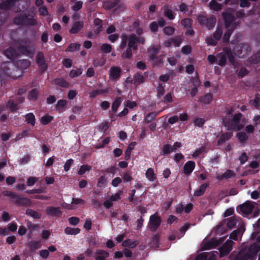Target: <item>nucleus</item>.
<instances>
[{
  "label": "nucleus",
  "instance_id": "obj_1",
  "mask_svg": "<svg viewBox=\"0 0 260 260\" xmlns=\"http://www.w3.org/2000/svg\"><path fill=\"white\" fill-rule=\"evenodd\" d=\"M121 38V41L120 44V49L121 50L125 48L127 44L125 50L121 55V58L123 59H131L133 56L132 51H135L138 50V43L144 45L145 42L144 37H138L135 34H131L129 36L122 34Z\"/></svg>",
  "mask_w": 260,
  "mask_h": 260
},
{
  "label": "nucleus",
  "instance_id": "obj_2",
  "mask_svg": "<svg viewBox=\"0 0 260 260\" xmlns=\"http://www.w3.org/2000/svg\"><path fill=\"white\" fill-rule=\"evenodd\" d=\"M2 193L4 196L10 197L11 201L17 206L28 207L31 205V201L22 194L9 190H4Z\"/></svg>",
  "mask_w": 260,
  "mask_h": 260
},
{
  "label": "nucleus",
  "instance_id": "obj_3",
  "mask_svg": "<svg viewBox=\"0 0 260 260\" xmlns=\"http://www.w3.org/2000/svg\"><path fill=\"white\" fill-rule=\"evenodd\" d=\"M17 51L21 54L30 56L33 55L35 51L34 45L29 40L21 39L16 41Z\"/></svg>",
  "mask_w": 260,
  "mask_h": 260
},
{
  "label": "nucleus",
  "instance_id": "obj_4",
  "mask_svg": "<svg viewBox=\"0 0 260 260\" xmlns=\"http://www.w3.org/2000/svg\"><path fill=\"white\" fill-rule=\"evenodd\" d=\"M217 63L220 67H224L226 64L227 60L233 66H235V60L234 55L230 47H224L222 51L216 55Z\"/></svg>",
  "mask_w": 260,
  "mask_h": 260
},
{
  "label": "nucleus",
  "instance_id": "obj_5",
  "mask_svg": "<svg viewBox=\"0 0 260 260\" xmlns=\"http://www.w3.org/2000/svg\"><path fill=\"white\" fill-rule=\"evenodd\" d=\"M197 21L202 26H205L208 29H212L216 22V19L215 16L212 15L210 17L200 14L197 17Z\"/></svg>",
  "mask_w": 260,
  "mask_h": 260
},
{
  "label": "nucleus",
  "instance_id": "obj_6",
  "mask_svg": "<svg viewBox=\"0 0 260 260\" xmlns=\"http://www.w3.org/2000/svg\"><path fill=\"white\" fill-rule=\"evenodd\" d=\"M251 51L250 46L246 44H240L236 46L234 48L235 54L242 58L247 56Z\"/></svg>",
  "mask_w": 260,
  "mask_h": 260
},
{
  "label": "nucleus",
  "instance_id": "obj_7",
  "mask_svg": "<svg viewBox=\"0 0 260 260\" xmlns=\"http://www.w3.org/2000/svg\"><path fill=\"white\" fill-rule=\"evenodd\" d=\"M242 114L238 113L233 115L232 121L231 122V126L228 128V130H237L240 131L243 127V125L239 124L241 121Z\"/></svg>",
  "mask_w": 260,
  "mask_h": 260
},
{
  "label": "nucleus",
  "instance_id": "obj_8",
  "mask_svg": "<svg viewBox=\"0 0 260 260\" xmlns=\"http://www.w3.org/2000/svg\"><path fill=\"white\" fill-rule=\"evenodd\" d=\"M161 218L156 213L150 217L149 229L152 232H155L161 224Z\"/></svg>",
  "mask_w": 260,
  "mask_h": 260
},
{
  "label": "nucleus",
  "instance_id": "obj_9",
  "mask_svg": "<svg viewBox=\"0 0 260 260\" xmlns=\"http://www.w3.org/2000/svg\"><path fill=\"white\" fill-rule=\"evenodd\" d=\"M36 61L41 73H43L47 70L48 64L46 62L44 54L42 52L39 51L37 53L36 57Z\"/></svg>",
  "mask_w": 260,
  "mask_h": 260
},
{
  "label": "nucleus",
  "instance_id": "obj_10",
  "mask_svg": "<svg viewBox=\"0 0 260 260\" xmlns=\"http://www.w3.org/2000/svg\"><path fill=\"white\" fill-rule=\"evenodd\" d=\"M234 242L231 240H228L219 248L220 257H222L229 254L232 249Z\"/></svg>",
  "mask_w": 260,
  "mask_h": 260
},
{
  "label": "nucleus",
  "instance_id": "obj_11",
  "mask_svg": "<svg viewBox=\"0 0 260 260\" xmlns=\"http://www.w3.org/2000/svg\"><path fill=\"white\" fill-rule=\"evenodd\" d=\"M222 16L226 28L231 27L233 29H235L236 25L234 23L235 19L234 15L231 13L225 12L222 14Z\"/></svg>",
  "mask_w": 260,
  "mask_h": 260
},
{
  "label": "nucleus",
  "instance_id": "obj_12",
  "mask_svg": "<svg viewBox=\"0 0 260 260\" xmlns=\"http://www.w3.org/2000/svg\"><path fill=\"white\" fill-rule=\"evenodd\" d=\"M226 220L227 221L226 226L229 229H232L236 226L237 221L234 217H231L227 218L226 219H224L223 221L219 223L217 227L218 231H222L223 229H222V227L225 224Z\"/></svg>",
  "mask_w": 260,
  "mask_h": 260
},
{
  "label": "nucleus",
  "instance_id": "obj_13",
  "mask_svg": "<svg viewBox=\"0 0 260 260\" xmlns=\"http://www.w3.org/2000/svg\"><path fill=\"white\" fill-rule=\"evenodd\" d=\"M122 70L118 67L112 66L109 70V77L112 80H118L121 75Z\"/></svg>",
  "mask_w": 260,
  "mask_h": 260
},
{
  "label": "nucleus",
  "instance_id": "obj_14",
  "mask_svg": "<svg viewBox=\"0 0 260 260\" xmlns=\"http://www.w3.org/2000/svg\"><path fill=\"white\" fill-rule=\"evenodd\" d=\"M241 212L246 215L251 214L253 210L254 206L250 201H247L245 203L239 206Z\"/></svg>",
  "mask_w": 260,
  "mask_h": 260
},
{
  "label": "nucleus",
  "instance_id": "obj_15",
  "mask_svg": "<svg viewBox=\"0 0 260 260\" xmlns=\"http://www.w3.org/2000/svg\"><path fill=\"white\" fill-rule=\"evenodd\" d=\"M27 13L22 12L13 19V23L17 25H25Z\"/></svg>",
  "mask_w": 260,
  "mask_h": 260
},
{
  "label": "nucleus",
  "instance_id": "obj_16",
  "mask_svg": "<svg viewBox=\"0 0 260 260\" xmlns=\"http://www.w3.org/2000/svg\"><path fill=\"white\" fill-rule=\"evenodd\" d=\"M233 112L232 109L228 110L225 116L222 118V124L226 128L227 130L230 127L229 126H231V122L233 116Z\"/></svg>",
  "mask_w": 260,
  "mask_h": 260
},
{
  "label": "nucleus",
  "instance_id": "obj_17",
  "mask_svg": "<svg viewBox=\"0 0 260 260\" xmlns=\"http://www.w3.org/2000/svg\"><path fill=\"white\" fill-rule=\"evenodd\" d=\"M109 256V253L103 249H96L93 257L95 260H106Z\"/></svg>",
  "mask_w": 260,
  "mask_h": 260
},
{
  "label": "nucleus",
  "instance_id": "obj_18",
  "mask_svg": "<svg viewBox=\"0 0 260 260\" xmlns=\"http://www.w3.org/2000/svg\"><path fill=\"white\" fill-rule=\"evenodd\" d=\"M4 54L10 59H14L18 56V54L15 48L9 47L4 51Z\"/></svg>",
  "mask_w": 260,
  "mask_h": 260
},
{
  "label": "nucleus",
  "instance_id": "obj_19",
  "mask_svg": "<svg viewBox=\"0 0 260 260\" xmlns=\"http://www.w3.org/2000/svg\"><path fill=\"white\" fill-rule=\"evenodd\" d=\"M46 212L48 215L57 217H60L62 215V212L59 210L58 207H54L53 206L47 207Z\"/></svg>",
  "mask_w": 260,
  "mask_h": 260
},
{
  "label": "nucleus",
  "instance_id": "obj_20",
  "mask_svg": "<svg viewBox=\"0 0 260 260\" xmlns=\"http://www.w3.org/2000/svg\"><path fill=\"white\" fill-rule=\"evenodd\" d=\"M148 51L150 60L157 62L158 59V57L157 55L159 53V48L155 46H153L149 48Z\"/></svg>",
  "mask_w": 260,
  "mask_h": 260
},
{
  "label": "nucleus",
  "instance_id": "obj_21",
  "mask_svg": "<svg viewBox=\"0 0 260 260\" xmlns=\"http://www.w3.org/2000/svg\"><path fill=\"white\" fill-rule=\"evenodd\" d=\"M196 164L193 161L189 160L187 161L183 167V173L185 175L188 176L194 169Z\"/></svg>",
  "mask_w": 260,
  "mask_h": 260
},
{
  "label": "nucleus",
  "instance_id": "obj_22",
  "mask_svg": "<svg viewBox=\"0 0 260 260\" xmlns=\"http://www.w3.org/2000/svg\"><path fill=\"white\" fill-rule=\"evenodd\" d=\"M225 240V237L221 238L219 239L218 241H216L215 242L213 241H208L206 242L204 246H203V250H208L213 248L219 244L223 242V241Z\"/></svg>",
  "mask_w": 260,
  "mask_h": 260
},
{
  "label": "nucleus",
  "instance_id": "obj_23",
  "mask_svg": "<svg viewBox=\"0 0 260 260\" xmlns=\"http://www.w3.org/2000/svg\"><path fill=\"white\" fill-rule=\"evenodd\" d=\"M219 253L217 251H213L209 254L203 253L202 255L198 256L197 260H205L207 258L208 260H216Z\"/></svg>",
  "mask_w": 260,
  "mask_h": 260
},
{
  "label": "nucleus",
  "instance_id": "obj_24",
  "mask_svg": "<svg viewBox=\"0 0 260 260\" xmlns=\"http://www.w3.org/2000/svg\"><path fill=\"white\" fill-rule=\"evenodd\" d=\"M84 23L82 21H76L73 24L69 32L71 34H76L78 33L83 27Z\"/></svg>",
  "mask_w": 260,
  "mask_h": 260
},
{
  "label": "nucleus",
  "instance_id": "obj_25",
  "mask_svg": "<svg viewBox=\"0 0 260 260\" xmlns=\"http://www.w3.org/2000/svg\"><path fill=\"white\" fill-rule=\"evenodd\" d=\"M67 101L65 100H59L55 105V108L59 113L63 112L67 109Z\"/></svg>",
  "mask_w": 260,
  "mask_h": 260
},
{
  "label": "nucleus",
  "instance_id": "obj_26",
  "mask_svg": "<svg viewBox=\"0 0 260 260\" xmlns=\"http://www.w3.org/2000/svg\"><path fill=\"white\" fill-rule=\"evenodd\" d=\"M260 250V247L256 244H252L246 251V253L250 255V257L252 259L253 257L257 254Z\"/></svg>",
  "mask_w": 260,
  "mask_h": 260
},
{
  "label": "nucleus",
  "instance_id": "obj_27",
  "mask_svg": "<svg viewBox=\"0 0 260 260\" xmlns=\"http://www.w3.org/2000/svg\"><path fill=\"white\" fill-rule=\"evenodd\" d=\"M121 0H109L105 2L103 4L104 8L106 10L112 9L119 4Z\"/></svg>",
  "mask_w": 260,
  "mask_h": 260
},
{
  "label": "nucleus",
  "instance_id": "obj_28",
  "mask_svg": "<svg viewBox=\"0 0 260 260\" xmlns=\"http://www.w3.org/2000/svg\"><path fill=\"white\" fill-rule=\"evenodd\" d=\"M27 246L30 251H35L41 247V241L40 240L29 241L28 243Z\"/></svg>",
  "mask_w": 260,
  "mask_h": 260
},
{
  "label": "nucleus",
  "instance_id": "obj_29",
  "mask_svg": "<svg viewBox=\"0 0 260 260\" xmlns=\"http://www.w3.org/2000/svg\"><path fill=\"white\" fill-rule=\"evenodd\" d=\"M233 136L232 132H225L221 135L217 141L218 145L223 144L226 141L229 140Z\"/></svg>",
  "mask_w": 260,
  "mask_h": 260
},
{
  "label": "nucleus",
  "instance_id": "obj_30",
  "mask_svg": "<svg viewBox=\"0 0 260 260\" xmlns=\"http://www.w3.org/2000/svg\"><path fill=\"white\" fill-rule=\"evenodd\" d=\"M233 260H252L250 255L243 250L240 251Z\"/></svg>",
  "mask_w": 260,
  "mask_h": 260
},
{
  "label": "nucleus",
  "instance_id": "obj_31",
  "mask_svg": "<svg viewBox=\"0 0 260 260\" xmlns=\"http://www.w3.org/2000/svg\"><path fill=\"white\" fill-rule=\"evenodd\" d=\"M139 242L138 240L133 241L131 239H127L123 241L122 245L123 247H128L131 248H134L139 244Z\"/></svg>",
  "mask_w": 260,
  "mask_h": 260
},
{
  "label": "nucleus",
  "instance_id": "obj_32",
  "mask_svg": "<svg viewBox=\"0 0 260 260\" xmlns=\"http://www.w3.org/2000/svg\"><path fill=\"white\" fill-rule=\"evenodd\" d=\"M145 81L144 77L139 73H137L133 77V83L137 86L143 83Z\"/></svg>",
  "mask_w": 260,
  "mask_h": 260
},
{
  "label": "nucleus",
  "instance_id": "obj_33",
  "mask_svg": "<svg viewBox=\"0 0 260 260\" xmlns=\"http://www.w3.org/2000/svg\"><path fill=\"white\" fill-rule=\"evenodd\" d=\"M54 83L61 87L68 88L69 87V83L62 78H56L54 80Z\"/></svg>",
  "mask_w": 260,
  "mask_h": 260
},
{
  "label": "nucleus",
  "instance_id": "obj_34",
  "mask_svg": "<svg viewBox=\"0 0 260 260\" xmlns=\"http://www.w3.org/2000/svg\"><path fill=\"white\" fill-rule=\"evenodd\" d=\"M208 185H209L208 183L202 184L200 186L199 189L194 191V196L195 197H201V196H203L204 194L205 190H206V188H207V187L208 186Z\"/></svg>",
  "mask_w": 260,
  "mask_h": 260
},
{
  "label": "nucleus",
  "instance_id": "obj_35",
  "mask_svg": "<svg viewBox=\"0 0 260 260\" xmlns=\"http://www.w3.org/2000/svg\"><path fill=\"white\" fill-rule=\"evenodd\" d=\"M18 0H4L1 5L5 9L9 10L14 6Z\"/></svg>",
  "mask_w": 260,
  "mask_h": 260
},
{
  "label": "nucleus",
  "instance_id": "obj_36",
  "mask_svg": "<svg viewBox=\"0 0 260 260\" xmlns=\"http://www.w3.org/2000/svg\"><path fill=\"white\" fill-rule=\"evenodd\" d=\"M25 121L32 126H34L36 123V118L32 113H28L25 115Z\"/></svg>",
  "mask_w": 260,
  "mask_h": 260
},
{
  "label": "nucleus",
  "instance_id": "obj_37",
  "mask_svg": "<svg viewBox=\"0 0 260 260\" xmlns=\"http://www.w3.org/2000/svg\"><path fill=\"white\" fill-rule=\"evenodd\" d=\"M25 214L35 219H39L41 217V214L31 209H27L26 210Z\"/></svg>",
  "mask_w": 260,
  "mask_h": 260
},
{
  "label": "nucleus",
  "instance_id": "obj_38",
  "mask_svg": "<svg viewBox=\"0 0 260 260\" xmlns=\"http://www.w3.org/2000/svg\"><path fill=\"white\" fill-rule=\"evenodd\" d=\"M164 15L169 20H173L175 18V14L169 8L168 6H164Z\"/></svg>",
  "mask_w": 260,
  "mask_h": 260
},
{
  "label": "nucleus",
  "instance_id": "obj_39",
  "mask_svg": "<svg viewBox=\"0 0 260 260\" xmlns=\"http://www.w3.org/2000/svg\"><path fill=\"white\" fill-rule=\"evenodd\" d=\"M136 144V142H133L127 147L126 151H125L124 159L125 160H127L130 159L132 151L134 149V147Z\"/></svg>",
  "mask_w": 260,
  "mask_h": 260
},
{
  "label": "nucleus",
  "instance_id": "obj_40",
  "mask_svg": "<svg viewBox=\"0 0 260 260\" xmlns=\"http://www.w3.org/2000/svg\"><path fill=\"white\" fill-rule=\"evenodd\" d=\"M30 61L27 59H21L17 62V64L21 70L27 69L30 66Z\"/></svg>",
  "mask_w": 260,
  "mask_h": 260
},
{
  "label": "nucleus",
  "instance_id": "obj_41",
  "mask_svg": "<svg viewBox=\"0 0 260 260\" xmlns=\"http://www.w3.org/2000/svg\"><path fill=\"white\" fill-rule=\"evenodd\" d=\"M7 107L11 112H15L18 110V104L14 102L13 100H9L6 105Z\"/></svg>",
  "mask_w": 260,
  "mask_h": 260
},
{
  "label": "nucleus",
  "instance_id": "obj_42",
  "mask_svg": "<svg viewBox=\"0 0 260 260\" xmlns=\"http://www.w3.org/2000/svg\"><path fill=\"white\" fill-rule=\"evenodd\" d=\"M212 94L211 93H208L203 96H201L199 99L200 101L205 104H209L212 100Z\"/></svg>",
  "mask_w": 260,
  "mask_h": 260
},
{
  "label": "nucleus",
  "instance_id": "obj_43",
  "mask_svg": "<svg viewBox=\"0 0 260 260\" xmlns=\"http://www.w3.org/2000/svg\"><path fill=\"white\" fill-rule=\"evenodd\" d=\"M146 177L147 179L151 181H154L156 179V175L154 173V170L152 168L147 169L146 172Z\"/></svg>",
  "mask_w": 260,
  "mask_h": 260
},
{
  "label": "nucleus",
  "instance_id": "obj_44",
  "mask_svg": "<svg viewBox=\"0 0 260 260\" xmlns=\"http://www.w3.org/2000/svg\"><path fill=\"white\" fill-rule=\"evenodd\" d=\"M108 92V88L104 89H96L93 90L89 93L90 98H95L99 94L107 93Z\"/></svg>",
  "mask_w": 260,
  "mask_h": 260
},
{
  "label": "nucleus",
  "instance_id": "obj_45",
  "mask_svg": "<svg viewBox=\"0 0 260 260\" xmlns=\"http://www.w3.org/2000/svg\"><path fill=\"white\" fill-rule=\"evenodd\" d=\"M210 9L214 11H219L221 9L222 5L215 0H212L209 4Z\"/></svg>",
  "mask_w": 260,
  "mask_h": 260
},
{
  "label": "nucleus",
  "instance_id": "obj_46",
  "mask_svg": "<svg viewBox=\"0 0 260 260\" xmlns=\"http://www.w3.org/2000/svg\"><path fill=\"white\" fill-rule=\"evenodd\" d=\"M80 232V229L78 228H72L67 227L64 230V233L67 235H77Z\"/></svg>",
  "mask_w": 260,
  "mask_h": 260
},
{
  "label": "nucleus",
  "instance_id": "obj_47",
  "mask_svg": "<svg viewBox=\"0 0 260 260\" xmlns=\"http://www.w3.org/2000/svg\"><path fill=\"white\" fill-rule=\"evenodd\" d=\"M236 137L241 143H244L248 140V137L247 134L243 132H239L236 134Z\"/></svg>",
  "mask_w": 260,
  "mask_h": 260
},
{
  "label": "nucleus",
  "instance_id": "obj_48",
  "mask_svg": "<svg viewBox=\"0 0 260 260\" xmlns=\"http://www.w3.org/2000/svg\"><path fill=\"white\" fill-rule=\"evenodd\" d=\"M158 113L156 112H152L149 113L145 117L144 121L146 123H149L153 121Z\"/></svg>",
  "mask_w": 260,
  "mask_h": 260
},
{
  "label": "nucleus",
  "instance_id": "obj_49",
  "mask_svg": "<svg viewBox=\"0 0 260 260\" xmlns=\"http://www.w3.org/2000/svg\"><path fill=\"white\" fill-rule=\"evenodd\" d=\"M80 46L81 45L80 44L76 43H71L68 46L65 51L70 52H74L76 50H79L80 49Z\"/></svg>",
  "mask_w": 260,
  "mask_h": 260
},
{
  "label": "nucleus",
  "instance_id": "obj_50",
  "mask_svg": "<svg viewBox=\"0 0 260 260\" xmlns=\"http://www.w3.org/2000/svg\"><path fill=\"white\" fill-rule=\"evenodd\" d=\"M121 103V98L120 97H117L113 101L112 105V111L116 112L117 111L118 107L120 106Z\"/></svg>",
  "mask_w": 260,
  "mask_h": 260
},
{
  "label": "nucleus",
  "instance_id": "obj_51",
  "mask_svg": "<svg viewBox=\"0 0 260 260\" xmlns=\"http://www.w3.org/2000/svg\"><path fill=\"white\" fill-rule=\"evenodd\" d=\"M53 119V117L49 115H46L42 116L40 119L41 123L43 125L49 124Z\"/></svg>",
  "mask_w": 260,
  "mask_h": 260
},
{
  "label": "nucleus",
  "instance_id": "obj_52",
  "mask_svg": "<svg viewBox=\"0 0 260 260\" xmlns=\"http://www.w3.org/2000/svg\"><path fill=\"white\" fill-rule=\"evenodd\" d=\"M192 23V20L189 18L183 19L181 21V25H183L185 28L191 27Z\"/></svg>",
  "mask_w": 260,
  "mask_h": 260
},
{
  "label": "nucleus",
  "instance_id": "obj_53",
  "mask_svg": "<svg viewBox=\"0 0 260 260\" xmlns=\"http://www.w3.org/2000/svg\"><path fill=\"white\" fill-rule=\"evenodd\" d=\"M235 175V174L234 173L233 171L231 170H226L223 174H222L220 179H222L224 178L229 179L231 178L232 177H234Z\"/></svg>",
  "mask_w": 260,
  "mask_h": 260
},
{
  "label": "nucleus",
  "instance_id": "obj_54",
  "mask_svg": "<svg viewBox=\"0 0 260 260\" xmlns=\"http://www.w3.org/2000/svg\"><path fill=\"white\" fill-rule=\"evenodd\" d=\"M234 29H233V28H231V29H228L224 33L222 38L224 43H227L229 42L230 38Z\"/></svg>",
  "mask_w": 260,
  "mask_h": 260
},
{
  "label": "nucleus",
  "instance_id": "obj_55",
  "mask_svg": "<svg viewBox=\"0 0 260 260\" xmlns=\"http://www.w3.org/2000/svg\"><path fill=\"white\" fill-rule=\"evenodd\" d=\"M249 103L252 106H254V108L258 109L260 107V98L255 96L253 100L250 101Z\"/></svg>",
  "mask_w": 260,
  "mask_h": 260
},
{
  "label": "nucleus",
  "instance_id": "obj_56",
  "mask_svg": "<svg viewBox=\"0 0 260 260\" xmlns=\"http://www.w3.org/2000/svg\"><path fill=\"white\" fill-rule=\"evenodd\" d=\"M162 155L166 156L169 155L172 152L171 146L170 144H165L162 149Z\"/></svg>",
  "mask_w": 260,
  "mask_h": 260
},
{
  "label": "nucleus",
  "instance_id": "obj_57",
  "mask_svg": "<svg viewBox=\"0 0 260 260\" xmlns=\"http://www.w3.org/2000/svg\"><path fill=\"white\" fill-rule=\"evenodd\" d=\"M101 50L103 53H109L112 51V46L108 44H103L101 46Z\"/></svg>",
  "mask_w": 260,
  "mask_h": 260
},
{
  "label": "nucleus",
  "instance_id": "obj_58",
  "mask_svg": "<svg viewBox=\"0 0 260 260\" xmlns=\"http://www.w3.org/2000/svg\"><path fill=\"white\" fill-rule=\"evenodd\" d=\"M222 30L221 28L218 27L216 30L213 33V37L217 41H219L222 35Z\"/></svg>",
  "mask_w": 260,
  "mask_h": 260
},
{
  "label": "nucleus",
  "instance_id": "obj_59",
  "mask_svg": "<svg viewBox=\"0 0 260 260\" xmlns=\"http://www.w3.org/2000/svg\"><path fill=\"white\" fill-rule=\"evenodd\" d=\"M91 167L88 165H82L78 171V174L80 175H83L86 171H89L91 170Z\"/></svg>",
  "mask_w": 260,
  "mask_h": 260
},
{
  "label": "nucleus",
  "instance_id": "obj_60",
  "mask_svg": "<svg viewBox=\"0 0 260 260\" xmlns=\"http://www.w3.org/2000/svg\"><path fill=\"white\" fill-rule=\"evenodd\" d=\"M38 95V92L37 89L34 88L31 90L28 94V98L29 100H36Z\"/></svg>",
  "mask_w": 260,
  "mask_h": 260
},
{
  "label": "nucleus",
  "instance_id": "obj_61",
  "mask_svg": "<svg viewBox=\"0 0 260 260\" xmlns=\"http://www.w3.org/2000/svg\"><path fill=\"white\" fill-rule=\"evenodd\" d=\"M82 73V69L81 68L77 70H72L70 72V76L72 78H75L81 75Z\"/></svg>",
  "mask_w": 260,
  "mask_h": 260
},
{
  "label": "nucleus",
  "instance_id": "obj_62",
  "mask_svg": "<svg viewBox=\"0 0 260 260\" xmlns=\"http://www.w3.org/2000/svg\"><path fill=\"white\" fill-rule=\"evenodd\" d=\"M171 40L172 41V44L175 47L180 46L182 42V40L180 36H175V37L171 38Z\"/></svg>",
  "mask_w": 260,
  "mask_h": 260
},
{
  "label": "nucleus",
  "instance_id": "obj_63",
  "mask_svg": "<svg viewBox=\"0 0 260 260\" xmlns=\"http://www.w3.org/2000/svg\"><path fill=\"white\" fill-rule=\"evenodd\" d=\"M249 73V71L244 67H242L238 74V77L239 79L243 78Z\"/></svg>",
  "mask_w": 260,
  "mask_h": 260
},
{
  "label": "nucleus",
  "instance_id": "obj_64",
  "mask_svg": "<svg viewBox=\"0 0 260 260\" xmlns=\"http://www.w3.org/2000/svg\"><path fill=\"white\" fill-rule=\"evenodd\" d=\"M194 125L199 127H202L205 124V121L204 118H197L194 120Z\"/></svg>",
  "mask_w": 260,
  "mask_h": 260
}]
</instances>
